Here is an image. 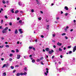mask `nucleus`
<instances>
[{
	"label": "nucleus",
	"instance_id": "nucleus-9",
	"mask_svg": "<svg viewBox=\"0 0 76 76\" xmlns=\"http://www.w3.org/2000/svg\"><path fill=\"white\" fill-rule=\"evenodd\" d=\"M64 8L66 10H69V8H68L67 6L65 7Z\"/></svg>",
	"mask_w": 76,
	"mask_h": 76
},
{
	"label": "nucleus",
	"instance_id": "nucleus-45",
	"mask_svg": "<svg viewBox=\"0 0 76 76\" xmlns=\"http://www.w3.org/2000/svg\"><path fill=\"white\" fill-rule=\"evenodd\" d=\"M38 19L39 20H41V18L40 17V18H38Z\"/></svg>",
	"mask_w": 76,
	"mask_h": 76
},
{
	"label": "nucleus",
	"instance_id": "nucleus-47",
	"mask_svg": "<svg viewBox=\"0 0 76 76\" xmlns=\"http://www.w3.org/2000/svg\"><path fill=\"white\" fill-rule=\"evenodd\" d=\"M1 24H2L3 23V20H1Z\"/></svg>",
	"mask_w": 76,
	"mask_h": 76
},
{
	"label": "nucleus",
	"instance_id": "nucleus-63",
	"mask_svg": "<svg viewBox=\"0 0 76 76\" xmlns=\"http://www.w3.org/2000/svg\"><path fill=\"white\" fill-rule=\"evenodd\" d=\"M1 11H3V9L2 8H1Z\"/></svg>",
	"mask_w": 76,
	"mask_h": 76
},
{
	"label": "nucleus",
	"instance_id": "nucleus-11",
	"mask_svg": "<svg viewBox=\"0 0 76 76\" xmlns=\"http://www.w3.org/2000/svg\"><path fill=\"white\" fill-rule=\"evenodd\" d=\"M14 9H12V10H11V12L12 13H14Z\"/></svg>",
	"mask_w": 76,
	"mask_h": 76
},
{
	"label": "nucleus",
	"instance_id": "nucleus-8",
	"mask_svg": "<svg viewBox=\"0 0 76 76\" xmlns=\"http://www.w3.org/2000/svg\"><path fill=\"white\" fill-rule=\"evenodd\" d=\"M15 34H18V30L17 29H16L15 32Z\"/></svg>",
	"mask_w": 76,
	"mask_h": 76
},
{
	"label": "nucleus",
	"instance_id": "nucleus-12",
	"mask_svg": "<svg viewBox=\"0 0 76 76\" xmlns=\"http://www.w3.org/2000/svg\"><path fill=\"white\" fill-rule=\"evenodd\" d=\"M3 76H6V72H4L3 73Z\"/></svg>",
	"mask_w": 76,
	"mask_h": 76
},
{
	"label": "nucleus",
	"instance_id": "nucleus-39",
	"mask_svg": "<svg viewBox=\"0 0 76 76\" xmlns=\"http://www.w3.org/2000/svg\"><path fill=\"white\" fill-rule=\"evenodd\" d=\"M42 59H43V57H42L40 58V60H42Z\"/></svg>",
	"mask_w": 76,
	"mask_h": 76
},
{
	"label": "nucleus",
	"instance_id": "nucleus-48",
	"mask_svg": "<svg viewBox=\"0 0 76 76\" xmlns=\"http://www.w3.org/2000/svg\"><path fill=\"white\" fill-rule=\"evenodd\" d=\"M45 75H46V76H47V73L46 72H45Z\"/></svg>",
	"mask_w": 76,
	"mask_h": 76
},
{
	"label": "nucleus",
	"instance_id": "nucleus-60",
	"mask_svg": "<svg viewBox=\"0 0 76 76\" xmlns=\"http://www.w3.org/2000/svg\"><path fill=\"white\" fill-rule=\"evenodd\" d=\"M5 44H8V42H5Z\"/></svg>",
	"mask_w": 76,
	"mask_h": 76
},
{
	"label": "nucleus",
	"instance_id": "nucleus-38",
	"mask_svg": "<svg viewBox=\"0 0 76 76\" xmlns=\"http://www.w3.org/2000/svg\"><path fill=\"white\" fill-rule=\"evenodd\" d=\"M65 39H68V37H67V36H65Z\"/></svg>",
	"mask_w": 76,
	"mask_h": 76
},
{
	"label": "nucleus",
	"instance_id": "nucleus-27",
	"mask_svg": "<svg viewBox=\"0 0 76 76\" xmlns=\"http://www.w3.org/2000/svg\"><path fill=\"white\" fill-rule=\"evenodd\" d=\"M24 75H26L27 74V73L26 72H25L24 73H23Z\"/></svg>",
	"mask_w": 76,
	"mask_h": 76
},
{
	"label": "nucleus",
	"instance_id": "nucleus-56",
	"mask_svg": "<svg viewBox=\"0 0 76 76\" xmlns=\"http://www.w3.org/2000/svg\"><path fill=\"white\" fill-rule=\"evenodd\" d=\"M59 19H60V18L59 17H58L56 18V19H57V20Z\"/></svg>",
	"mask_w": 76,
	"mask_h": 76
},
{
	"label": "nucleus",
	"instance_id": "nucleus-41",
	"mask_svg": "<svg viewBox=\"0 0 76 76\" xmlns=\"http://www.w3.org/2000/svg\"><path fill=\"white\" fill-rule=\"evenodd\" d=\"M12 56H13V54H11L10 55V57H12Z\"/></svg>",
	"mask_w": 76,
	"mask_h": 76
},
{
	"label": "nucleus",
	"instance_id": "nucleus-20",
	"mask_svg": "<svg viewBox=\"0 0 76 76\" xmlns=\"http://www.w3.org/2000/svg\"><path fill=\"white\" fill-rule=\"evenodd\" d=\"M6 31L7 30V29H8V27H7L5 28L4 29Z\"/></svg>",
	"mask_w": 76,
	"mask_h": 76
},
{
	"label": "nucleus",
	"instance_id": "nucleus-13",
	"mask_svg": "<svg viewBox=\"0 0 76 76\" xmlns=\"http://www.w3.org/2000/svg\"><path fill=\"white\" fill-rule=\"evenodd\" d=\"M48 53L50 54H52V52H51V50H50V51L49 50Z\"/></svg>",
	"mask_w": 76,
	"mask_h": 76
},
{
	"label": "nucleus",
	"instance_id": "nucleus-26",
	"mask_svg": "<svg viewBox=\"0 0 76 76\" xmlns=\"http://www.w3.org/2000/svg\"><path fill=\"white\" fill-rule=\"evenodd\" d=\"M11 69H14V67L13 66H11Z\"/></svg>",
	"mask_w": 76,
	"mask_h": 76
},
{
	"label": "nucleus",
	"instance_id": "nucleus-36",
	"mask_svg": "<svg viewBox=\"0 0 76 76\" xmlns=\"http://www.w3.org/2000/svg\"><path fill=\"white\" fill-rule=\"evenodd\" d=\"M55 36H56V34H53V37H55Z\"/></svg>",
	"mask_w": 76,
	"mask_h": 76
},
{
	"label": "nucleus",
	"instance_id": "nucleus-15",
	"mask_svg": "<svg viewBox=\"0 0 76 76\" xmlns=\"http://www.w3.org/2000/svg\"><path fill=\"white\" fill-rule=\"evenodd\" d=\"M16 53H18V52H19V50H18V49H16Z\"/></svg>",
	"mask_w": 76,
	"mask_h": 76
},
{
	"label": "nucleus",
	"instance_id": "nucleus-64",
	"mask_svg": "<svg viewBox=\"0 0 76 76\" xmlns=\"http://www.w3.org/2000/svg\"><path fill=\"white\" fill-rule=\"evenodd\" d=\"M3 40V39H4V37H2L1 38Z\"/></svg>",
	"mask_w": 76,
	"mask_h": 76
},
{
	"label": "nucleus",
	"instance_id": "nucleus-44",
	"mask_svg": "<svg viewBox=\"0 0 76 76\" xmlns=\"http://www.w3.org/2000/svg\"><path fill=\"white\" fill-rule=\"evenodd\" d=\"M41 64H42V65H44V63H43V62L41 61Z\"/></svg>",
	"mask_w": 76,
	"mask_h": 76
},
{
	"label": "nucleus",
	"instance_id": "nucleus-23",
	"mask_svg": "<svg viewBox=\"0 0 76 76\" xmlns=\"http://www.w3.org/2000/svg\"><path fill=\"white\" fill-rule=\"evenodd\" d=\"M66 35V33H64L62 34L61 35L62 36H63L64 35Z\"/></svg>",
	"mask_w": 76,
	"mask_h": 76
},
{
	"label": "nucleus",
	"instance_id": "nucleus-51",
	"mask_svg": "<svg viewBox=\"0 0 76 76\" xmlns=\"http://www.w3.org/2000/svg\"><path fill=\"white\" fill-rule=\"evenodd\" d=\"M33 50H34V51H35V48H33Z\"/></svg>",
	"mask_w": 76,
	"mask_h": 76
},
{
	"label": "nucleus",
	"instance_id": "nucleus-3",
	"mask_svg": "<svg viewBox=\"0 0 76 76\" xmlns=\"http://www.w3.org/2000/svg\"><path fill=\"white\" fill-rule=\"evenodd\" d=\"M18 31H19L20 34H22L23 33V31H22V29H18Z\"/></svg>",
	"mask_w": 76,
	"mask_h": 76
},
{
	"label": "nucleus",
	"instance_id": "nucleus-32",
	"mask_svg": "<svg viewBox=\"0 0 76 76\" xmlns=\"http://www.w3.org/2000/svg\"><path fill=\"white\" fill-rule=\"evenodd\" d=\"M12 58H10L9 59V61H12Z\"/></svg>",
	"mask_w": 76,
	"mask_h": 76
},
{
	"label": "nucleus",
	"instance_id": "nucleus-14",
	"mask_svg": "<svg viewBox=\"0 0 76 76\" xmlns=\"http://www.w3.org/2000/svg\"><path fill=\"white\" fill-rule=\"evenodd\" d=\"M31 61L32 63H35V61L34 59H33Z\"/></svg>",
	"mask_w": 76,
	"mask_h": 76
},
{
	"label": "nucleus",
	"instance_id": "nucleus-17",
	"mask_svg": "<svg viewBox=\"0 0 76 76\" xmlns=\"http://www.w3.org/2000/svg\"><path fill=\"white\" fill-rule=\"evenodd\" d=\"M5 47L7 48H9V45H5Z\"/></svg>",
	"mask_w": 76,
	"mask_h": 76
},
{
	"label": "nucleus",
	"instance_id": "nucleus-5",
	"mask_svg": "<svg viewBox=\"0 0 76 76\" xmlns=\"http://www.w3.org/2000/svg\"><path fill=\"white\" fill-rule=\"evenodd\" d=\"M62 44L61 43H60L59 42H58V43L57 44V45H59V46H61V45Z\"/></svg>",
	"mask_w": 76,
	"mask_h": 76
},
{
	"label": "nucleus",
	"instance_id": "nucleus-57",
	"mask_svg": "<svg viewBox=\"0 0 76 76\" xmlns=\"http://www.w3.org/2000/svg\"><path fill=\"white\" fill-rule=\"evenodd\" d=\"M54 58V56H53L52 57V58Z\"/></svg>",
	"mask_w": 76,
	"mask_h": 76
},
{
	"label": "nucleus",
	"instance_id": "nucleus-4",
	"mask_svg": "<svg viewBox=\"0 0 76 76\" xmlns=\"http://www.w3.org/2000/svg\"><path fill=\"white\" fill-rule=\"evenodd\" d=\"M76 50V46L73 49V52H75V51Z\"/></svg>",
	"mask_w": 76,
	"mask_h": 76
},
{
	"label": "nucleus",
	"instance_id": "nucleus-31",
	"mask_svg": "<svg viewBox=\"0 0 76 76\" xmlns=\"http://www.w3.org/2000/svg\"><path fill=\"white\" fill-rule=\"evenodd\" d=\"M31 12L32 13H33V12H34V10L33 9L31 10Z\"/></svg>",
	"mask_w": 76,
	"mask_h": 76
},
{
	"label": "nucleus",
	"instance_id": "nucleus-30",
	"mask_svg": "<svg viewBox=\"0 0 76 76\" xmlns=\"http://www.w3.org/2000/svg\"><path fill=\"white\" fill-rule=\"evenodd\" d=\"M71 53H72V52L71 51H69V54H71Z\"/></svg>",
	"mask_w": 76,
	"mask_h": 76
},
{
	"label": "nucleus",
	"instance_id": "nucleus-61",
	"mask_svg": "<svg viewBox=\"0 0 76 76\" xmlns=\"http://www.w3.org/2000/svg\"><path fill=\"white\" fill-rule=\"evenodd\" d=\"M66 47H64V50H66Z\"/></svg>",
	"mask_w": 76,
	"mask_h": 76
},
{
	"label": "nucleus",
	"instance_id": "nucleus-37",
	"mask_svg": "<svg viewBox=\"0 0 76 76\" xmlns=\"http://www.w3.org/2000/svg\"><path fill=\"white\" fill-rule=\"evenodd\" d=\"M18 5H19V6H21V4H20V2H18Z\"/></svg>",
	"mask_w": 76,
	"mask_h": 76
},
{
	"label": "nucleus",
	"instance_id": "nucleus-18",
	"mask_svg": "<svg viewBox=\"0 0 76 76\" xmlns=\"http://www.w3.org/2000/svg\"><path fill=\"white\" fill-rule=\"evenodd\" d=\"M59 51H62V49H61V48H59Z\"/></svg>",
	"mask_w": 76,
	"mask_h": 76
},
{
	"label": "nucleus",
	"instance_id": "nucleus-2",
	"mask_svg": "<svg viewBox=\"0 0 76 76\" xmlns=\"http://www.w3.org/2000/svg\"><path fill=\"white\" fill-rule=\"evenodd\" d=\"M2 32L3 34H5L7 33V31H6L4 29L2 31Z\"/></svg>",
	"mask_w": 76,
	"mask_h": 76
},
{
	"label": "nucleus",
	"instance_id": "nucleus-24",
	"mask_svg": "<svg viewBox=\"0 0 76 76\" xmlns=\"http://www.w3.org/2000/svg\"><path fill=\"white\" fill-rule=\"evenodd\" d=\"M47 29H49V25H48L47 28H46Z\"/></svg>",
	"mask_w": 76,
	"mask_h": 76
},
{
	"label": "nucleus",
	"instance_id": "nucleus-40",
	"mask_svg": "<svg viewBox=\"0 0 76 76\" xmlns=\"http://www.w3.org/2000/svg\"><path fill=\"white\" fill-rule=\"evenodd\" d=\"M22 21L21 20H20L19 21V23H22Z\"/></svg>",
	"mask_w": 76,
	"mask_h": 76
},
{
	"label": "nucleus",
	"instance_id": "nucleus-7",
	"mask_svg": "<svg viewBox=\"0 0 76 76\" xmlns=\"http://www.w3.org/2000/svg\"><path fill=\"white\" fill-rule=\"evenodd\" d=\"M20 58V55H17V58L18 59H19Z\"/></svg>",
	"mask_w": 76,
	"mask_h": 76
},
{
	"label": "nucleus",
	"instance_id": "nucleus-53",
	"mask_svg": "<svg viewBox=\"0 0 76 76\" xmlns=\"http://www.w3.org/2000/svg\"><path fill=\"white\" fill-rule=\"evenodd\" d=\"M16 70H14L13 71V73H15L16 72Z\"/></svg>",
	"mask_w": 76,
	"mask_h": 76
},
{
	"label": "nucleus",
	"instance_id": "nucleus-43",
	"mask_svg": "<svg viewBox=\"0 0 76 76\" xmlns=\"http://www.w3.org/2000/svg\"><path fill=\"white\" fill-rule=\"evenodd\" d=\"M71 48V46H68V48Z\"/></svg>",
	"mask_w": 76,
	"mask_h": 76
},
{
	"label": "nucleus",
	"instance_id": "nucleus-33",
	"mask_svg": "<svg viewBox=\"0 0 76 76\" xmlns=\"http://www.w3.org/2000/svg\"><path fill=\"white\" fill-rule=\"evenodd\" d=\"M24 70L25 71L27 70V67H25V68H24Z\"/></svg>",
	"mask_w": 76,
	"mask_h": 76
},
{
	"label": "nucleus",
	"instance_id": "nucleus-22",
	"mask_svg": "<svg viewBox=\"0 0 76 76\" xmlns=\"http://www.w3.org/2000/svg\"><path fill=\"white\" fill-rule=\"evenodd\" d=\"M20 75H23L24 74L23 72H21L20 73Z\"/></svg>",
	"mask_w": 76,
	"mask_h": 76
},
{
	"label": "nucleus",
	"instance_id": "nucleus-6",
	"mask_svg": "<svg viewBox=\"0 0 76 76\" xmlns=\"http://www.w3.org/2000/svg\"><path fill=\"white\" fill-rule=\"evenodd\" d=\"M45 50L46 51H49V50H50V49L48 48H46L45 49Z\"/></svg>",
	"mask_w": 76,
	"mask_h": 76
},
{
	"label": "nucleus",
	"instance_id": "nucleus-29",
	"mask_svg": "<svg viewBox=\"0 0 76 76\" xmlns=\"http://www.w3.org/2000/svg\"><path fill=\"white\" fill-rule=\"evenodd\" d=\"M9 25L10 26H11V25H12V23L10 22L9 23Z\"/></svg>",
	"mask_w": 76,
	"mask_h": 76
},
{
	"label": "nucleus",
	"instance_id": "nucleus-52",
	"mask_svg": "<svg viewBox=\"0 0 76 76\" xmlns=\"http://www.w3.org/2000/svg\"><path fill=\"white\" fill-rule=\"evenodd\" d=\"M1 60H2V61H3V60H4V58H1Z\"/></svg>",
	"mask_w": 76,
	"mask_h": 76
},
{
	"label": "nucleus",
	"instance_id": "nucleus-1",
	"mask_svg": "<svg viewBox=\"0 0 76 76\" xmlns=\"http://www.w3.org/2000/svg\"><path fill=\"white\" fill-rule=\"evenodd\" d=\"M8 67V64H4L2 66V68H4V67Z\"/></svg>",
	"mask_w": 76,
	"mask_h": 76
},
{
	"label": "nucleus",
	"instance_id": "nucleus-16",
	"mask_svg": "<svg viewBox=\"0 0 76 76\" xmlns=\"http://www.w3.org/2000/svg\"><path fill=\"white\" fill-rule=\"evenodd\" d=\"M18 12H19V11L18 10H17L15 11V13H18Z\"/></svg>",
	"mask_w": 76,
	"mask_h": 76
},
{
	"label": "nucleus",
	"instance_id": "nucleus-19",
	"mask_svg": "<svg viewBox=\"0 0 76 76\" xmlns=\"http://www.w3.org/2000/svg\"><path fill=\"white\" fill-rule=\"evenodd\" d=\"M2 3H3V4H5L6 3V2L4 0L2 1Z\"/></svg>",
	"mask_w": 76,
	"mask_h": 76
},
{
	"label": "nucleus",
	"instance_id": "nucleus-42",
	"mask_svg": "<svg viewBox=\"0 0 76 76\" xmlns=\"http://www.w3.org/2000/svg\"><path fill=\"white\" fill-rule=\"evenodd\" d=\"M20 20V18H17V20Z\"/></svg>",
	"mask_w": 76,
	"mask_h": 76
},
{
	"label": "nucleus",
	"instance_id": "nucleus-54",
	"mask_svg": "<svg viewBox=\"0 0 76 76\" xmlns=\"http://www.w3.org/2000/svg\"><path fill=\"white\" fill-rule=\"evenodd\" d=\"M51 51L52 52V53H54V50H51Z\"/></svg>",
	"mask_w": 76,
	"mask_h": 76
},
{
	"label": "nucleus",
	"instance_id": "nucleus-59",
	"mask_svg": "<svg viewBox=\"0 0 76 76\" xmlns=\"http://www.w3.org/2000/svg\"><path fill=\"white\" fill-rule=\"evenodd\" d=\"M73 31V29H71V30H70V31L71 32H72V31Z\"/></svg>",
	"mask_w": 76,
	"mask_h": 76
},
{
	"label": "nucleus",
	"instance_id": "nucleus-10",
	"mask_svg": "<svg viewBox=\"0 0 76 76\" xmlns=\"http://www.w3.org/2000/svg\"><path fill=\"white\" fill-rule=\"evenodd\" d=\"M37 2V4H38V5H39V1H38V0H37L36 1Z\"/></svg>",
	"mask_w": 76,
	"mask_h": 76
},
{
	"label": "nucleus",
	"instance_id": "nucleus-35",
	"mask_svg": "<svg viewBox=\"0 0 76 76\" xmlns=\"http://www.w3.org/2000/svg\"><path fill=\"white\" fill-rule=\"evenodd\" d=\"M32 48L31 47L29 46V49H32Z\"/></svg>",
	"mask_w": 76,
	"mask_h": 76
},
{
	"label": "nucleus",
	"instance_id": "nucleus-46",
	"mask_svg": "<svg viewBox=\"0 0 76 76\" xmlns=\"http://www.w3.org/2000/svg\"><path fill=\"white\" fill-rule=\"evenodd\" d=\"M37 61L38 62H39V61H40V60L39 59H38L37 60Z\"/></svg>",
	"mask_w": 76,
	"mask_h": 76
},
{
	"label": "nucleus",
	"instance_id": "nucleus-55",
	"mask_svg": "<svg viewBox=\"0 0 76 76\" xmlns=\"http://www.w3.org/2000/svg\"><path fill=\"white\" fill-rule=\"evenodd\" d=\"M41 37L42 38H44V36H43V35H41Z\"/></svg>",
	"mask_w": 76,
	"mask_h": 76
},
{
	"label": "nucleus",
	"instance_id": "nucleus-28",
	"mask_svg": "<svg viewBox=\"0 0 76 76\" xmlns=\"http://www.w3.org/2000/svg\"><path fill=\"white\" fill-rule=\"evenodd\" d=\"M11 52H12V53H15V51L14 50H11Z\"/></svg>",
	"mask_w": 76,
	"mask_h": 76
},
{
	"label": "nucleus",
	"instance_id": "nucleus-34",
	"mask_svg": "<svg viewBox=\"0 0 76 76\" xmlns=\"http://www.w3.org/2000/svg\"><path fill=\"white\" fill-rule=\"evenodd\" d=\"M65 16H67V15H68V13H67L66 12L65 13Z\"/></svg>",
	"mask_w": 76,
	"mask_h": 76
},
{
	"label": "nucleus",
	"instance_id": "nucleus-50",
	"mask_svg": "<svg viewBox=\"0 0 76 76\" xmlns=\"http://www.w3.org/2000/svg\"><path fill=\"white\" fill-rule=\"evenodd\" d=\"M53 47L54 48H56V45H54L53 46Z\"/></svg>",
	"mask_w": 76,
	"mask_h": 76
},
{
	"label": "nucleus",
	"instance_id": "nucleus-21",
	"mask_svg": "<svg viewBox=\"0 0 76 76\" xmlns=\"http://www.w3.org/2000/svg\"><path fill=\"white\" fill-rule=\"evenodd\" d=\"M16 76H20V73H18L16 74Z\"/></svg>",
	"mask_w": 76,
	"mask_h": 76
},
{
	"label": "nucleus",
	"instance_id": "nucleus-62",
	"mask_svg": "<svg viewBox=\"0 0 76 76\" xmlns=\"http://www.w3.org/2000/svg\"><path fill=\"white\" fill-rule=\"evenodd\" d=\"M0 29H2V26H0Z\"/></svg>",
	"mask_w": 76,
	"mask_h": 76
},
{
	"label": "nucleus",
	"instance_id": "nucleus-25",
	"mask_svg": "<svg viewBox=\"0 0 76 76\" xmlns=\"http://www.w3.org/2000/svg\"><path fill=\"white\" fill-rule=\"evenodd\" d=\"M4 17L5 19H7L8 18V17L7 16V15H5Z\"/></svg>",
	"mask_w": 76,
	"mask_h": 76
},
{
	"label": "nucleus",
	"instance_id": "nucleus-58",
	"mask_svg": "<svg viewBox=\"0 0 76 76\" xmlns=\"http://www.w3.org/2000/svg\"><path fill=\"white\" fill-rule=\"evenodd\" d=\"M17 44H19V42L18 41L17 43Z\"/></svg>",
	"mask_w": 76,
	"mask_h": 76
},
{
	"label": "nucleus",
	"instance_id": "nucleus-49",
	"mask_svg": "<svg viewBox=\"0 0 76 76\" xmlns=\"http://www.w3.org/2000/svg\"><path fill=\"white\" fill-rule=\"evenodd\" d=\"M60 57L61 58H63V56L62 55H61Z\"/></svg>",
	"mask_w": 76,
	"mask_h": 76
}]
</instances>
